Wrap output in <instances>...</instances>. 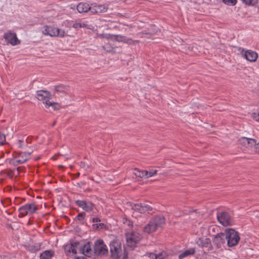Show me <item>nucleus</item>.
I'll return each instance as SVG.
<instances>
[{
  "label": "nucleus",
  "mask_w": 259,
  "mask_h": 259,
  "mask_svg": "<svg viewBox=\"0 0 259 259\" xmlns=\"http://www.w3.org/2000/svg\"><path fill=\"white\" fill-rule=\"evenodd\" d=\"M165 223V218L161 215L153 217L144 227L143 231L147 234H151L156 231L158 228H162Z\"/></svg>",
  "instance_id": "f257e3e1"
},
{
  "label": "nucleus",
  "mask_w": 259,
  "mask_h": 259,
  "mask_svg": "<svg viewBox=\"0 0 259 259\" xmlns=\"http://www.w3.org/2000/svg\"><path fill=\"white\" fill-rule=\"evenodd\" d=\"M225 233L228 246L233 247L236 245L240 240L239 233L232 228L226 229Z\"/></svg>",
  "instance_id": "f03ea898"
},
{
  "label": "nucleus",
  "mask_w": 259,
  "mask_h": 259,
  "mask_svg": "<svg viewBox=\"0 0 259 259\" xmlns=\"http://www.w3.org/2000/svg\"><path fill=\"white\" fill-rule=\"evenodd\" d=\"M43 34L52 37H63L68 36L64 30L55 28L52 26H45L42 31Z\"/></svg>",
  "instance_id": "7ed1b4c3"
},
{
  "label": "nucleus",
  "mask_w": 259,
  "mask_h": 259,
  "mask_svg": "<svg viewBox=\"0 0 259 259\" xmlns=\"http://www.w3.org/2000/svg\"><path fill=\"white\" fill-rule=\"evenodd\" d=\"M111 257L113 259H119L121 253V245L120 242L113 240L110 244Z\"/></svg>",
  "instance_id": "20e7f679"
},
{
  "label": "nucleus",
  "mask_w": 259,
  "mask_h": 259,
  "mask_svg": "<svg viewBox=\"0 0 259 259\" xmlns=\"http://www.w3.org/2000/svg\"><path fill=\"white\" fill-rule=\"evenodd\" d=\"M37 209V207L34 203L26 204L19 208V217L22 218L26 216L27 214H33Z\"/></svg>",
  "instance_id": "39448f33"
},
{
  "label": "nucleus",
  "mask_w": 259,
  "mask_h": 259,
  "mask_svg": "<svg viewBox=\"0 0 259 259\" xmlns=\"http://www.w3.org/2000/svg\"><path fill=\"white\" fill-rule=\"evenodd\" d=\"M142 238V236L139 233L133 232L130 234H126V242L128 246L132 248L135 247Z\"/></svg>",
  "instance_id": "423d86ee"
},
{
  "label": "nucleus",
  "mask_w": 259,
  "mask_h": 259,
  "mask_svg": "<svg viewBox=\"0 0 259 259\" xmlns=\"http://www.w3.org/2000/svg\"><path fill=\"white\" fill-rule=\"evenodd\" d=\"M94 252L96 255H104L108 253V248L101 239L97 240L94 244Z\"/></svg>",
  "instance_id": "0eeeda50"
},
{
  "label": "nucleus",
  "mask_w": 259,
  "mask_h": 259,
  "mask_svg": "<svg viewBox=\"0 0 259 259\" xmlns=\"http://www.w3.org/2000/svg\"><path fill=\"white\" fill-rule=\"evenodd\" d=\"M130 205L132 210L140 213H145L147 211H151L152 210V207L145 203H131Z\"/></svg>",
  "instance_id": "6e6552de"
},
{
  "label": "nucleus",
  "mask_w": 259,
  "mask_h": 259,
  "mask_svg": "<svg viewBox=\"0 0 259 259\" xmlns=\"http://www.w3.org/2000/svg\"><path fill=\"white\" fill-rule=\"evenodd\" d=\"M217 218L219 223L224 226L232 225V217L230 214L226 211L218 212Z\"/></svg>",
  "instance_id": "1a4fd4ad"
},
{
  "label": "nucleus",
  "mask_w": 259,
  "mask_h": 259,
  "mask_svg": "<svg viewBox=\"0 0 259 259\" xmlns=\"http://www.w3.org/2000/svg\"><path fill=\"white\" fill-rule=\"evenodd\" d=\"M75 203L87 212L92 211L95 206V204L89 200H77L75 201Z\"/></svg>",
  "instance_id": "9d476101"
},
{
  "label": "nucleus",
  "mask_w": 259,
  "mask_h": 259,
  "mask_svg": "<svg viewBox=\"0 0 259 259\" xmlns=\"http://www.w3.org/2000/svg\"><path fill=\"white\" fill-rule=\"evenodd\" d=\"M227 241L226 233L217 234L213 239V244L217 248H221Z\"/></svg>",
  "instance_id": "9b49d317"
},
{
  "label": "nucleus",
  "mask_w": 259,
  "mask_h": 259,
  "mask_svg": "<svg viewBox=\"0 0 259 259\" xmlns=\"http://www.w3.org/2000/svg\"><path fill=\"white\" fill-rule=\"evenodd\" d=\"M241 54H242L244 58L250 62H254L256 60L258 55L256 53L251 50L244 51L243 49L239 48V50H241Z\"/></svg>",
  "instance_id": "f8f14e48"
},
{
  "label": "nucleus",
  "mask_w": 259,
  "mask_h": 259,
  "mask_svg": "<svg viewBox=\"0 0 259 259\" xmlns=\"http://www.w3.org/2000/svg\"><path fill=\"white\" fill-rule=\"evenodd\" d=\"M82 244L79 242H73L68 245H66L65 250L69 253H72L73 254H77V249L81 250Z\"/></svg>",
  "instance_id": "ddd939ff"
},
{
  "label": "nucleus",
  "mask_w": 259,
  "mask_h": 259,
  "mask_svg": "<svg viewBox=\"0 0 259 259\" xmlns=\"http://www.w3.org/2000/svg\"><path fill=\"white\" fill-rule=\"evenodd\" d=\"M4 38L8 43L13 46L20 44V40L18 39L15 33L11 32L6 33L4 35Z\"/></svg>",
  "instance_id": "4468645a"
},
{
  "label": "nucleus",
  "mask_w": 259,
  "mask_h": 259,
  "mask_svg": "<svg viewBox=\"0 0 259 259\" xmlns=\"http://www.w3.org/2000/svg\"><path fill=\"white\" fill-rule=\"evenodd\" d=\"M37 98L38 100L43 101L44 102L47 101V99H52V95L48 91L40 90L36 92Z\"/></svg>",
  "instance_id": "2eb2a0df"
},
{
  "label": "nucleus",
  "mask_w": 259,
  "mask_h": 259,
  "mask_svg": "<svg viewBox=\"0 0 259 259\" xmlns=\"http://www.w3.org/2000/svg\"><path fill=\"white\" fill-rule=\"evenodd\" d=\"M197 244L201 247L207 248L208 250H211L212 248V246L209 238H199L197 241Z\"/></svg>",
  "instance_id": "dca6fc26"
},
{
  "label": "nucleus",
  "mask_w": 259,
  "mask_h": 259,
  "mask_svg": "<svg viewBox=\"0 0 259 259\" xmlns=\"http://www.w3.org/2000/svg\"><path fill=\"white\" fill-rule=\"evenodd\" d=\"M114 40L118 42H123L128 44H135V42H138V40H133L131 38L126 37L125 36L121 35H113Z\"/></svg>",
  "instance_id": "f3484780"
},
{
  "label": "nucleus",
  "mask_w": 259,
  "mask_h": 259,
  "mask_svg": "<svg viewBox=\"0 0 259 259\" xmlns=\"http://www.w3.org/2000/svg\"><path fill=\"white\" fill-rule=\"evenodd\" d=\"M240 143L246 147H252L256 145V140L254 139L242 137L240 139Z\"/></svg>",
  "instance_id": "a211bd4d"
},
{
  "label": "nucleus",
  "mask_w": 259,
  "mask_h": 259,
  "mask_svg": "<svg viewBox=\"0 0 259 259\" xmlns=\"http://www.w3.org/2000/svg\"><path fill=\"white\" fill-rule=\"evenodd\" d=\"M76 9L79 13H87L89 11L91 12L92 6L86 3H80L77 5Z\"/></svg>",
  "instance_id": "6ab92c4d"
},
{
  "label": "nucleus",
  "mask_w": 259,
  "mask_h": 259,
  "mask_svg": "<svg viewBox=\"0 0 259 259\" xmlns=\"http://www.w3.org/2000/svg\"><path fill=\"white\" fill-rule=\"evenodd\" d=\"M69 87L64 84H59L55 86V90L59 95H66L69 91Z\"/></svg>",
  "instance_id": "aec40b11"
},
{
  "label": "nucleus",
  "mask_w": 259,
  "mask_h": 259,
  "mask_svg": "<svg viewBox=\"0 0 259 259\" xmlns=\"http://www.w3.org/2000/svg\"><path fill=\"white\" fill-rule=\"evenodd\" d=\"M107 9L108 7L105 5H95L92 6L91 13L92 14L103 13L105 12Z\"/></svg>",
  "instance_id": "412c9836"
},
{
  "label": "nucleus",
  "mask_w": 259,
  "mask_h": 259,
  "mask_svg": "<svg viewBox=\"0 0 259 259\" xmlns=\"http://www.w3.org/2000/svg\"><path fill=\"white\" fill-rule=\"evenodd\" d=\"M91 246L90 242L85 244H82L81 250H79L80 253L87 256L91 253Z\"/></svg>",
  "instance_id": "4be33fe9"
},
{
  "label": "nucleus",
  "mask_w": 259,
  "mask_h": 259,
  "mask_svg": "<svg viewBox=\"0 0 259 259\" xmlns=\"http://www.w3.org/2000/svg\"><path fill=\"white\" fill-rule=\"evenodd\" d=\"M54 255V251L51 250H47L44 251L40 254V259H51Z\"/></svg>",
  "instance_id": "5701e85b"
},
{
  "label": "nucleus",
  "mask_w": 259,
  "mask_h": 259,
  "mask_svg": "<svg viewBox=\"0 0 259 259\" xmlns=\"http://www.w3.org/2000/svg\"><path fill=\"white\" fill-rule=\"evenodd\" d=\"M195 250L194 248H190L189 249H187V250L184 251L182 253L180 254L179 255V258L183 259L186 256L194 254L195 253Z\"/></svg>",
  "instance_id": "b1692460"
},
{
  "label": "nucleus",
  "mask_w": 259,
  "mask_h": 259,
  "mask_svg": "<svg viewBox=\"0 0 259 259\" xmlns=\"http://www.w3.org/2000/svg\"><path fill=\"white\" fill-rule=\"evenodd\" d=\"M40 244L38 243L35 245H29L27 246V249L30 252L34 253L38 251L40 249Z\"/></svg>",
  "instance_id": "393cba45"
},
{
  "label": "nucleus",
  "mask_w": 259,
  "mask_h": 259,
  "mask_svg": "<svg viewBox=\"0 0 259 259\" xmlns=\"http://www.w3.org/2000/svg\"><path fill=\"white\" fill-rule=\"evenodd\" d=\"M134 174L136 176L140 177V178H146V176L148 174V170H140L138 168H135L134 169Z\"/></svg>",
  "instance_id": "a878e982"
},
{
  "label": "nucleus",
  "mask_w": 259,
  "mask_h": 259,
  "mask_svg": "<svg viewBox=\"0 0 259 259\" xmlns=\"http://www.w3.org/2000/svg\"><path fill=\"white\" fill-rule=\"evenodd\" d=\"M45 104L46 107L49 108L50 107H52L54 110H59L60 109V106L57 103H52L49 100H47L44 102Z\"/></svg>",
  "instance_id": "bb28decb"
},
{
  "label": "nucleus",
  "mask_w": 259,
  "mask_h": 259,
  "mask_svg": "<svg viewBox=\"0 0 259 259\" xmlns=\"http://www.w3.org/2000/svg\"><path fill=\"white\" fill-rule=\"evenodd\" d=\"M24 155L25 156V158L19 159L17 160H11L10 163L14 165V166H17L19 164H22L25 163L28 160V156L26 155V154H24Z\"/></svg>",
  "instance_id": "cd10ccee"
},
{
  "label": "nucleus",
  "mask_w": 259,
  "mask_h": 259,
  "mask_svg": "<svg viewBox=\"0 0 259 259\" xmlns=\"http://www.w3.org/2000/svg\"><path fill=\"white\" fill-rule=\"evenodd\" d=\"M243 3L249 6H254L258 3V0H241Z\"/></svg>",
  "instance_id": "c85d7f7f"
},
{
  "label": "nucleus",
  "mask_w": 259,
  "mask_h": 259,
  "mask_svg": "<svg viewBox=\"0 0 259 259\" xmlns=\"http://www.w3.org/2000/svg\"><path fill=\"white\" fill-rule=\"evenodd\" d=\"M87 26V24L84 23H79L76 22L73 24L72 27L75 29H78L79 28H85Z\"/></svg>",
  "instance_id": "c756f323"
},
{
  "label": "nucleus",
  "mask_w": 259,
  "mask_h": 259,
  "mask_svg": "<svg viewBox=\"0 0 259 259\" xmlns=\"http://www.w3.org/2000/svg\"><path fill=\"white\" fill-rule=\"evenodd\" d=\"M85 213L84 212H82L79 213L78 215L75 217V220H77L79 222H81L83 221L85 218Z\"/></svg>",
  "instance_id": "7c9ffc66"
},
{
  "label": "nucleus",
  "mask_w": 259,
  "mask_h": 259,
  "mask_svg": "<svg viewBox=\"0 0 259 259\" xmlns=\"http://www.w3.org/2000/svg\"><path fill=\"white\" fill-rule=\"evenodd\" d=\"M223 3L227 5L234 6L237 3V0H223Z\"/></svg>",
  "instance_id": "2f4dec72"
},
{
  "label": "nucleus",
  "mask_w": 259,
  "mask_h": 259,
  "mask_svg": "<svg viewBox=\"0 0 259 259\" xmlns=\"http://www.w3.org/2000/svg\"><path fill=\"white\" fill-rule=\"evenodd\" d=\"M157 170L156 169H150L149 171H148V174L146 176V178L151 177L157 174Z\"/></svg>",
  "instance_id": "473e14b6"
},
{
  "label": "nucleus",
  "mask_w": 259,
  "mask_h": 259,
  "mask_svg": "<svg viewBox=\"0 0 259 259\" xmlns=\"http://www.w3.org/2000/svg\"><path fill=\"white\" fill-rule=\"evenodd\" d=\"M151 257H153L154 256L155 259H164V257L162 253H158V254H155L153 253L151 254Z\"/></svg>",
  "instance_id": "72a5a7b5"
},
{
  "label": "nucleus",
  "mask_w": 259,
  "mask_h": 259,
  "mask_svg": "<svg viewBox=\"0 0 259 259\" xmlns=\"http://www.w3.org/2000/svg\"><path fill=\"white\" fill-rule=\"evenodd\" d=\"M31 152H20L18 154V157H20V159L25 158V156L24 154H26V155L28 156V160L29 158Z\"/></svg>",
  "instance_id": "f704fd0d"
},
{
  "label": "nucleus",
  "mask_w": 259,
  "mask_h": 259,
  "mask_svg": "<svg viewBox=\"0 0 259 259\" xmlns=\"http://www.w3.org/2000/svg\"><path fill=\"white\" fill-rule=\"evenodd\" d=\"M94 228H95L96 229L100 228L101 229H103L106 227V225L104 223H100L97 224H94L93 225Z\"/></svg>",
  "instance_id": "c9c22d12"
},
{
  "label": "nucleus",
  "mask_w": 259,
  "mask_h": 259,
  "mask_svg": "<svg viewBox=\"0 0 259 259\" xmlns=\"http://www.w3.org/2000/svg\"><path fill=\"white\" fill-rule=\"evenodd\" d=\"M5 141L6 138L5 135L0 134V146L4 145Z\"/></svg>",
  "instance_id": "e433bc0d"
},
{
  "label": "nucleus",
  "mask_w": 259,
  "mask_h": 259,
  "mask_svg": "<svg viewBox=\"0 0 259 259\" xmlns=\"http://www.w3.org/2000/svg\"><path fill=\"white\" fill-rule=\"evenodd\" d=\"M79 166L81 168H84L85 169H87L88 168H89V166L88 165H87L84 162H80L79 163Z\"/></svg>",
  "instance_id": "4c0bfd02"
},
{
  "label": "nucleus",
  "mask_w": 259,
  "mask_h": 259,
  "mask_svg": "<svg viewBox=\"0 0 259 259\" xmlns=\"http://www.w3.org/2000/svg\"><path fill=\"white\" fill-rule=\"evenodd\" d=\"M123 223H127V225L129 226H133V223L126 218L123 219Z\"/></svg>",
  "instance_id": "58836bf2"
},
{
  "label": "nucleus",
  "mask_w": 259,
  "mask_h": 259,
  "mask_svg": "<svg viewBox=\"0 0 259 259\" xmlns=\"http://www.w3.org/2000/svg\"><path fill=\"white\" fill-rule=\"evenodd\" d=\"M252 117L253 119H254L255 120L259 121V113L258 114L256 113H253L252 114Z\"/></svg>",
  "instance_id": "ea45409f"
},
{
  "label": "nucleus",
  "mask_w": 259,
  "mask_h": 259,
  "mask_svg": "<svg viewBox=\"0 0 259 259\" xmlns=\"http://www.w3.org/2000/svg\"><path fill=\"white\" fill-rule=\"evenodd\" d=\"M254 148L256 151H258L259 152V142L257 143L256 142V145H254Z\"/></svg>",
  "instance_id": "a19ab883"
},
{
  "label": "nucleus",
  "mask_w": 259,
  "mask_h": 259,
  "mask_svg": "<svg viewBox=\"0 0 259 259\" xmlns=\"http://www.w3.org/2000/svg\"><path fill=\"white\" fill-rule=\"evenodd\" d=\"M7 175L10 177V178H12L14 176V172L13 171L11 170L7 173Z\"/></svg>",
  "instance_id": "79ce46f5"
},
{
  "label": "nucleus",
  "mask_w": 259,
  "mask_h": 259,
  "mask_svg": "<svg viewBox=\"0 0 259 259\" xmlns=\"http://www.w3.org/2000/svg\"><path fill=\"white\" fill-rule=\"evenodd\" d=\"M92 222L94 223H97L100 222V219L98 218H94L93 219Z\"/></svg>",
  "instance_id": "37998d69"
},
{
  "label": "nucleus",
  "mask_w": 259,
  "mask_h": 259,
  "mask_svg": "<svg viewBox=\"0 0 259 259\" xmlns=\"http://www.w3.org/2000/svg\"><path fill=\"white\" fill-rule=\"evenodd\" d=\"M77 185L81 187L85 185V183L84 182H80L79 183H78Z\"/></svg>",
  "instance_id": "c03bdc74"
},
{
  "label": "nucleus",
  "mask_w": 259,
  "mask_h": 259,
  "mask_svg": "<svg viewBox=\"0 0 259 259\" xmlns=\"http://www.w3.org/2000/svg\"><path fill=\"white\" fill-rule=\"evenodd\" d=\"M76 259H88L83 256H76L75 257Z\"/></svg>",
  "instance_id": "a18cd8bd"
},
{
  "label": "nucleus",
  "mask_w": 259,
  "mask_h": 259,
  "mask_svg": "<svg viewBox=\"0 0 259 259\" xmlns=\"http://www.w3.org/2000/svg\"><path fill=\"white\" fill-rule=\"evenodd\" d=\"M102 48H103V49H104L105 50H106L107 52H110V50H106V49H105V46H103V47H102Z\"/></svg>",
  "instance_id": "49530a36"
},
{
  "label": "nucleus",
  "mask_w": 259,
  "mask_h": 259,
  "mask_svg": "<svg viewBox=\"0 0 259 259\" xmlns=\"http://www.w3.org/2000/svg\"><path fill=\"white\" fill-rule=\"evenodd\" d=\"M255 217L257 218H259V212H257V213L255 215Z\"/></svg>",
  "instance_id": "de8ad7c7"
},
{
  "label": "nucleus",
  "mask_w": 259,
  "mask_h": 259,
  "mask_svg": "<svg viewBox=\"0 0 259 259\" xmlns=\"http://www.w3.org/2000/svg\"><path fill=\"white\" fill-rule=\"evenodd\" d=\"M21 142H22V141H21V140H19V143H21ZM19 147H21V144H19Z\"/></svg>",
  "instance_id": "09e8293b"
},
{
  "label": "nucleus",
  "mask_w": 259,
  "mask_h": 259,
  "mask_svg": "<svg viewBox=\"0 0 259 259\" xmlns=\"http://www.w3.org/2000/svg\"><path fill=\"white\" fill-rule=\"evenodd\" d=\"M20 169H21V167H17V169L18 171H20Z\"/></svg>",
  "instance_id": "8fccbe9b"
},
{
  "label": "nucleus",
  "mask_w": 259,
  "mask_h": 259,
  "mask_svg": "<svg viewBox=\"0 0 259 259\" xmlns=\"http://www.w3.org/2000/svg\"><path fill=\"white\" fill-rule=\"evenodd\" d=\"M55 123H56V122H55L54 123H53V126H54V125H55Z\"/></svg>",
  "instance_id": "3c124183"
},
{
  "label": "nucleus",
  "mask_w": 259,
  "mask_h": 259,
  "mask_svg": "<svg viewBox=\"0 0 259 259\" xmlns=\"http://www.w3.org/2000/svg\"><path fill=\"white\" fill-rule=\"evenodd\" d=\"M79 175H80V174H79V173H78V174H77V175H78V176H79Z\"/></svg>",
  "instance_id": "603ef678"
}]
</instances>
